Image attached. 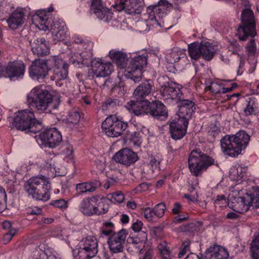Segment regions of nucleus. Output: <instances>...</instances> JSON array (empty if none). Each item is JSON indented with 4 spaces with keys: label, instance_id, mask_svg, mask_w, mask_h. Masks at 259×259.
I'll return each mask as SVG.
<instances>
[{
    "label": "nucleus",
    "instance_id": "obj_45",
    "mask_svg": "<svg viewBox=\"0 0 259 259\" xmlns=\"http://www.w3.org/2000/svg\"><path fill=\"white\" fill-rule=\"evenodd\" d=\"M30 259H48V256L43 250L36 248L32 252Z\"/></svg>",
    "mask_w": 259,
    "mask_h": 259
},
{
    "label": "nucleus",
    "instance_id": "obj_42",
    "mask_svg": "<svg viewBox=\"0 0 259 259\" xmlns=\"http://www.w3.org/2000/svg\"><path fill=\"white\" fill-rule=\"evenodd\" d=\"M158 248L162 259H172L173 256L166 242L159 244Z\"/></svg>",
    "mask_w": 259,
    "mask_h": 259
},
{
    "label": "nucleus",
    "instance_id": "obj_57",
    "mask_svg": "<svg viewBox=\"0 0 259 259\" xmlns=\"http://www.w3.org/2000/svg\"><path fill=\"white\" fill-rule=\"evenodd\" d=\"M142 225L143 223L141 221H137L133 224L132 229L135 232H139L142 229Z\"/></svg>",
    "mask_w": 259,
    "mask_h": 259
},
{
    "label": "nucleus",
    "instance_id": "obj_61",
    "mask_svg": "<svg viewBox=\"0 0 259 259\" xmlns=\"http://www.w3.org/2000/svg\"><path fill=\"white\" fill-rule=\"evenodd\" d=\"M184 197L188 199L189 201L194 202L196 200V198L198 197L197 194L195 192L194 194L189 195L185 194Z\"/></svg>",
    "mask_w": 259,
    "mask_h": 259
},
{
    "label": "nucleus",
    "instance_id": "obj_4",
    "mask_svg": "<svg viewBox=\"0 0 259 259\" xmlns=\"http://www.w3.org/2000/svg\"><path fill=\"white\" fill-rule=\"evenodd\" d=\"M249 140V136L244 131L234 135H226L220 141L222 151L229 156L237 157L246 147Z\"/></svg>",
    "mask_w": 259,
    "mask_h": 259
},
{
    "label": "nucleus",
    "instance_id": "obj_48",
    "mask_svg": "<svg viewBox=\"0 0 259 259\" xmlns=\"http://www.w3.org/2000/svg\"><path fill=\"white\" fill-rule=\"evenodd\" d=\"M251 39L248 42L246 46V50L248 54L250 55H255L256 52V46L253 37H250Z\"/></svg>",
    "mask_w": 259,
    "mask_h": 259
},
{
    "label": "nucleus",
    "instance_id": "obj_55",
    "mask_svg": "<svg viewBox=\"0 0 259 259\" xmlns=\"http://www.w3.org/2000/svg\"><path fill=\"white\" fill-rule=\"evenodd\" d=\"M105 226L107 229L102 230L101 231V234L105 236H108L111 233L112 231V228L113 227V225L111 223H106L105 224Z\"/></svg>",
    "mask_w": 259,
    "mask_h": 259
},
{
    "label": "nucleus",
    "instance_id": "obj_44",
    "mask_svg": "<svg viewBox=\"0 0 259 259\" xmlns=\"http://www.w3.org/2000/svg\"><path fill=\"white\" fill-rule=\"evenodd\" d=\"M153 209L154 214L158 218H161L164 214L166 206L164 203H160L156 205Z\"/></svg>",
    "mask_w": 259,
    "mask_h": 259
},
{
    "label": "nucleus",
    "instance_id": "obj_9",
    "mask_svg": "<svg viewBox=\"0 0 259 259\" xmlns=\"http://www.w3.org/2000/svg\"><path fill=\"white\" fill-rule=\"evenodd\" d=\"M78 246V250L73 251L74 259H91L95 257L98 251V241L94 236L83 238Z\"/></svg>",
    "mask_w": 259,
    "mask_h": 259
},
{
    "label": "nucleus",
    "instance_id": "obj_54",
    "mask_svg": "<svg viewBox=\"0 0 259 259\" xmlns=\"http://www.w3.org/2000/svg\"><path fill=\"white\" fill-rule=\"evenodd\" d=\"M41 212V209L37 206L31 207L27 209V213L31 215H39Z\"/></svg>",
    "mask_w": 259,
    "mask_h": 259
},
{
    "label": "nucleus",
    "instance_id": "obj_13",
    "mask_svg": "<svg viewBox=\"0 0 259 259\" xmlns=\"http://www.w3.org/2000/svg\"><path fill=\"white\" fill-rule=\"evenodd\" d=\"M48 61L53 62L54 66L53 68V74L51 75V79L55 81L56 84L61 85L59 81L67 78L68 74V65L62 59L58 57H52Z\"/></svg>",
    "mask_w": 259,
    "mask_h": 259
},
{
    "label": "nucleus",
    "instance_id": "obj_23",
    "mask_svg": "<svg viewBox=\"0 0 259 259\" xmlns=\"http://www.w3.org/2000/svg\"><path fill=\"white\" fill-rule=\"evenodd\" d=\"M195 109L194 102L189 100L181 99L179 101V110L177 118L188 121Z\"/></svg>",
    "mask_w": 259,
    "mask_h": 259
},
{
    "label": "nucleus",
    "instance_id": "obj_36",
    "mask_svg": "<svg viewBox=\"0 0 259 259\" xmlns=\"http://www.w3.org/2000/svg\"><path fill=\"white\" fill-rule=\"evenodd\" d=\"M109 200L104 197L99 196L98 202L95 203V215H101L106 213L109 209Z\"/></svg>",
    "mask_w": 259,
    "mask_h": 259
},
{
    "label": "nucleus",
    "instance_id": "obj_46",
    "mask_svg": "<svg viewBox=\"0 0 259 259\" xmlns=\"http://www.w3.org/2000/svg\"><path fill=\"white\" fill-rule=\"evenodd\" d=\"M161 161V158L159 156H152L151 157L149 164L152 168L153 171L159 170L160 169L159 165Z\"/></svg>",
    "mask_w": 259,
    "mask_h": 259
},
{
    "label": "nucleus",
    "instance_id": "obj_12",
    "mask_svg": "<svg viewBox=\"0 0 259 259\" xmlns=\"http://www.w3.org/2000/svg\"><path fill=\"white\" fill-rule=\"evenodd\" d=\"M170 6L171 4L166 0H160L158 5L149 6L147 11L150 16L146 21L147 24L161 27L160 19L165 15L166 9Z\"/></svg>",
    "mask_w": 259,
    "mask_h": 259
},
{
    "label": "nucleus",
    "instance_id": "obj_51",
    "mask_svg": "<svg viewBox=\"0 0 259 259\" xmlns=\"http://www.w3.org/2000/svg\"><path fill=\"white\" fill-rule=\"evenodd\" d=\"M190 242L189 240H186L183 243L182 249L178 254L179 258L183 257L188 251H189Z\"/></svg>",
    "mask_w": 259,
    "mask_h": 259
},
{
    "label": "nucleus",
    "instance_id": "obj_58",
    "mask_svg": "<svg viewBox=\"0 0 259 259\" xmlns=\"http://www.w3.org/2000/svg\"><path fill=\"white\" fill-rule=\"evenodd\" d=\"M188 215H178L174 218L173 222L175 223H179L185 220L188 218Z\"/></svg>",
    "mask_w": 259,
    "mask_h": 259
},
{
    "label": "nucleus",
    "instance_id": "obj_29",
    "mask_svg": "<svg viewBox=\"0 0 259 259\" xmlns=\"http://www.w3.org/2000/svg\"><path fill=\"white\" fill-rule=\"evenodd\" d=\"M100 186V182L97 180L77 184L76 185V195H79L88 192H93Z\"/></svg>",
    "mask_w": 259,
    "mask_h": 259
},
{
    "label": "nucleus",
    "instance_id": "obj_16",
    "mask_svg": "<svg viewBox=\"0 0 259 259\" xmlns=\"http://www.w3.org/2000/svg\"><path fill=\"white\" fill-rule=\"evenodd\" d=\"M49 70L48 63L47 61L40 59L35 60L29 68V74L31 78L39 80L47 76Z\"/></svg>",
    "mask_w": 259,
    "mask_h": 259
},
{
    "label": "nucleus",
    "instance_id": "obj_32",
    "mask_svg": "<svg viewBox=\"0 0 259 259\" xmlns=\"http://www.w3.org/2000/svg\"><path fill=\"white\" fill-rule=\"evenodd\" d=\"M202 58L209 61L212 59L216 52L215 47L207 41L200 42Z\"/></svg>",
    "mask_w": 259,
    "mask_h": 259
},
{
    "label": "nucleus",
    "instance_id": "obj_26",
    "mask_svg": "<svg viewBox=\"0 0 259 259\" xmlns=\"http://www.w3.org/2000/svg\"><path fill=\"white\" fill-rule=\"evenodd\" d=\"M153 83L151 80H147L141 83L133 93L134 97L137 100H143L149 96L152 90Z\"/></svg>",
    "mask_w": 259,
    "mask_h": 259
},
{
    "label": "nucleus",
    "instance_id": "obj_37",
    "mask_svg": "<svg viewBox=\"0 0 259 259\" xmlns=\"http://www.w3.org/2000/svg\"><path fill=\"white\" fill-rule=\"evenodd\" d=\"M189 54L191 59L197 60L202 57L201 44L194 42L188 46Z\"/></svg>",
    "mask_w": 259,
    "mask_h": 259
},
{
    "label": "nucleus",
    "instance_id": "obj_64",
    "mask_svg": "<svg viewBox=\"0 0 259 259\" xmlns=\"http://www.w3.org/2000/svg\"><path fill=\"white\" fill-rule=\"evenodd\" d=\"M54 222V219L51 218H43L41 219L40 223L50 224Z\"/></svg>",
    "mask_w": 259,
    "mask_h": 259
},
{
    "label": "nucleus",
    "instance_id": "obj_34",
    "mask_svg": "<svg viewBox=\"0 0 259 259\" xmlns=\"http://www.w3.org/2000/svg\"><path fill=\"white\" fill-rule=\"evenodd\" d=\"M80 116L78 112L72 111L69 112L68 117L63 123L68 128L71 129L76 128L80 121Z\"/></svg>",
    "mask_w": 259,
    "mask_h": 259
},
{
    "label": "nucleus",
    "instance_id": "obj_60",
    "mask_svg": "<svg viewBox=\"0 0 259 259\" xmlns=\"http://www.w3.org/2000/svg\"><path fill=\"white\" fill-rule=\"evenodd\" d=\"M244 59L242 57H240L239 68L237 71V75H240L242 74L243 71L242 69V68L244 66Z\"/></svg>",
    "mask_w": 259,
    "mask_h": 259
},
{
    "label": "nucleus",
    "instance_id": "obj_50",
    "mask_svg": "<svg viewBox=\"0 0 259 259\" xmlns=\"http://www.w3.org/2000/svg\"><path fill=\"white\" fill-rule=\"evenodd\" d=\"M206 88L212 93L218 94L221 92V85L216 82H210L209 83V84L207 85Z\"/></svg>",
    "mask_w": 259,
    "mask_h": 259
},
{
    "label": "nucleus",
    "instance_id": "obj_38",
    "mask_svg": "<svg viewBox=\"0 0 259 259\" xmlns=\"http://www.w3.org/2000/svg\"><path fill=\"white\" fill-rule=\"evenodd\" d=\"M126 138L129 140L130 145L135 150L140 148L142 144V139L139 133L135 132L127 133Z\"/></svg>",
    "mask_w": 259,
    "mask_h": 259
},
{
    "label": "nucleus",
    "instance_id": "obj_31",
    "mask_svg": "<svg viewBox=\"0 0 259 259\" xmlns=\"http://www.w3.org/2000/svg\"><path fill=\"white\" fill-rule=\"evenodd\" d=\"M209 253L207 254L209 259H228L229 253L223 247L214 246L209 249Z\"/></svg>",
    "mask_w": 259,
    "mask_h": 259
},
{
    "label": "nucleus",
    "instance_id": "obj_63",
    "mask_svg": "<svg viewBox=\"0 0 259 259\" xmlns=\"http://www.w3.org/2000/svg\"><path fill=\"white\" fill-rule=\"evenodd\" d=\"M153 255V251L151 249H148L144 254L142 259H151Z\"/></svg>",
    "mask_w": 259,
    "mask_h": 259
},
{
    "label": "nucleus",
    "instance_id": "obj_56",
    "mask_svg": "<svg viewBox=\"0 0 259 259\" xmlns=\"http://www.w3.org/2000/svg\"><path fill=\"white\" fill-rule=\"evenodd\" d=\"M240 49L241 47L236 41H234L230 44V50H231L233 53L238 54Z\"/></svg>",
    "mask_w": 259,
    "mask_h": 259
},
{
    "label": "nucleus",
    "instance_id": "obj_20",
    "mask_svg": "<svg viewBox=\"0 0 259 259\" xmlns=\"http://www.w3.org/2000/svg\"><path fill=\"white\" fill-rule=\"evenodd\" d=\"M115 8L118 11L124 10L125 12L131 15L140 14L142 9L136 0H117Z\"/></svg>",
    "mask_w": 259,
    "mask_h": 259
},
{
    "label": "nucleus",
    "instance_id": "obj_8",
    "mask_svg": "<svg viewBox=\"0 0 259 259\" xmlns=\"http://www.w3.org/2000/svg\"><path fill=\"white\" fill-rule=\"evenodd\" d=\"M242 25L237 29L236 35L239 40H246L249 37H254L256 34L255 20L252 11L247 8L241 13Z\"/></svg>",
    "mask_w": 259,
    "mask_h": 259
},
{
    "label": "nucleus",
    "instance_id": "obj_35",
    "mask_svg": "<svg viewBox=\"0 0 259 259\" xmlns=\"http://www.w3.org/2000/svg\"><path fill=\"white\" fill-rule=\"evenodd\" d=\"M249 206H251V204L245 195L243 197L238 198L236 203L233 205V210L238 213H242L248 210Z\"/></svg>",
    "mask_w": 259,
    "mask_h": 259
},
{
    "label": "nucleus",
    "instance_id": "obj_47",
    "mask_svg": "<svg viewBox=\"0 0 259 259\" xmlns=\"http://www.w3.org/2000/svg\"><path fill=\"white\" fill-rule=\"evenodd\" d=\"M50 204L60 209L68 207V201L63 199L52 200Z\"/></svg>",
    "mask_w": 259,
    "mask_h": 259
},
{
    "label": "nucleus",
    "instance_id": "obj_53",
    "mask_svg": "<svg viewBox=\"0 0 259 259\" xmlns=\"http://www.w3.org/2000/svg\"><path fill=\"white\" fill-rule=\"evenodd\" d=\"M16 231L15 230H11L5 234L3 236V242L4 244L8 243L13 238Z\"/></svg>",
    "mask_w": 259,
    "mask_h": 259
},
{
    "label": "nucleus",
    "instance_id": "obj_39",
    "mask_svg": "<svg viewBox=\"0 0 259 259\" xmlns=\"http://www.w3.org/2000/svg\"><path fill=\"white\" fill-rule=\"evenodd\" d=\"M252 259H259V232L254 236L250 243Z\"/></svg>",
    "mask_w": 259,
    "mask_h": 259
},
{
    "label": "nucleus",
    "instance_id": "obj_17",
    "mask_svg": "<svg viewBox=\"0 0 259 259\" xmlns=\"http://www.w3.org/2000/svg\"><path fill=\"white\" fill-rule=\"evenodd\" d=\"M40 140L50 148H55L61 142V133L55 127L50 128L42 132L39 135Z\"/></svg>",
    "mask_w": 259,
    "mask_h": 259
},
{
    "label": "nucleus",
    "instance_id": "obj_5",
    "mask_svg": "<svg viewBox=\"0 0 259 259\" xmlns=\"http://www.w3.org/2000/svg\"><path fill=\"white\" fill-rule=\"evenodd\" d=\"M70 61L78 67L88 66L91 64L92 72L97 77H106L109 75L113 70V65L111 63L99 58L91 61L88 58H83L81 55H74L70 58Z\"/></svg>",
    "mask_w": 259,
    "mask_h": 259
},
{
    "label": "nucleus",
    "instance_id": "obj_30",
    "mask_svg": "<svg viewBox=\"0 0 259 259\" xmlns=\"http://www.w3.org/2000/svg\"><path fill=\"white\" fill-rule=\"evenodd\" d=\"M110 57L115 62L118 67L126 68L127 64V57L125 53L121 51L111 50L109 52Z\"/></svg>",
    "mask_w": 259,
    "mask_h": 259
},
{
    "label": "nucleus",
    "instance_id": "obj_43",
    "mask_svg": "<svg viewBox=\"0 0 259 259\" xmlns=\"http://www.w3.org/2000/svg\"><path fill=\"white\" fill-rule=\"evenodd\" d=\"M107 199L112 202L121 203L124 199V196L121 191H116L107 195Z\"/></svg>",
    "mask_w": 259,
    "mask_h": 259
},
{
    "label": "nucleus",
    "instance_id": "obj_7",
    "mask_svg": "<svg viewBox=\"0 0 259 259\" xmlns=\"http://www.w3.org/2000/svg\"><path fill=\"white\" fill-rule=\"evenodd\" d=\"M214 163L213 158L197 150H193L188 158L190 171L196 177L200 176L203 171Z\"/></svg>",
    "mask_w": 259,
    "mask_h": 259
},
{
    "label": "nucleus",
    "instance_id": "obj_28",
    "mask_svg": "<svg viewBox=\"0 0 259 259\" xmlns=\"http://www.w3.org/2000/svg\"><path fill=\"white\" fill-rule=\"evenodd\" d=\"M31 50L38 56L47 55L49 53V48L44 38H37L30 41Z\"/></svg>",
    "mask_w": 259,
    "mask_h": 259
},
{
    "label": "nucleus",
    "instance_id": "obj_18",
    "mask_svg": "<svg viewBox=\"0 0 259 259\" xmlns=\"http://www.w3.org/2000/svg\"><path fill=\"white\" fill-rule=\"evenodd\" d=\"M91 11L97 18L105 22L108 23L113 20V13L102 5L101 0H93Z\"/></svg>",
    "mask_w": 259,
    "mask_h": 259
},
{
    "label": "nucleus",
    "instance_id": "obj_40",
    "mask_svg": "<svg viewBox=\"0 0 259 259\" xmlns=\"http://www.w3.org/2000/svg\"><path fill=\"white\" fill-rule=\"evenodd\" d=\"M247 199L251 205L256 208H259V187L256 186L253 188V192L251 194H246Z\"/></svg>",
    "mask_w": 259,
    "mask_h": 259
},
{
    "label": "nucleus",
    "instance_id": "obj_22",
    "mask_svg": "<svg viewBox=\"0 0 259 259\" xmlns=\"http://www.w3.org/2000/svg\"><path fill=\"white\" fill-rule=\"evenodd\" d=\"M98 199L97 195L83 198L79 204L78 210L85 216L95 215V203L98 202Z\"/></svg>",
    "mask_w": 259,
    "mask_h": 259
},
{
    "label": "nucleus",
    "instance_id": "obj_41",
    "mask_svg": "<svg viewBox=\"0 0 259 259\" xmlns=\"http://www.w3.org/2000/svg\"><path fill=\"white\" fill-rule=\"evenodd\" d=\"M167 59L170 63H174L178 62L181 59L183 60L186 59V54L182 51H176L172 50L168 55L167 56Z\"/></svg>",
    "mask_w": 259,
    "mask_h": 259
},
{
    "label": "nucleus",
    "instance_id": "obj_25",
    "mask_svg": "<svg viewBox=\"0 0 259 259\" xmlns=\"http://www.w3.org/2000/svg\"><path fill=\"white\" fill-rule=\"evenodd\" d=\"M149 113L155 118L162 120L167 116L166 107L160 101L149 102Z\"/></svg>",
    "mask_w": 259,
    "mask_h": 259
},
{
    "label": "nucleus",
    "instance_id": "obj_14",
    "mask_svg": "<svg viewBox=\"0 0 259 259\" xmlns=\"http://www.w3.org/2000/svg\"><path fill=\"white\" fill-rule=\"evenodd\" d=\"M160 92L164 100L170 103L172 101H179L181 99L182 92L175 82L166 81L161 85Z\"/></svg>",
    "mask_w": 259,
    "mask_h": 259
},
{
    "label": "nucleus",
    "instance_id": "obj_62",
    "mask_svg": "<svg viewBox=\"0 0 259 259\" xmlns=\"http://www.w3.org/2000/svg\"><path fill=\"white\" fill-rule=\"evenodd\" d=\"M44 166L47 168H49L51 170H52V169H55V164L54 163V161H53L52 159L47 161Z\"/></svg>",
    "mask_w": 259,
    "mask_h": 259
},
{
    "label": "nucleus",
    "instance_id": "obj_27",
    "mask_svg": "<svg viewBox=\"0 0 259 259\" xmlns=\"http://www.w3.org/2000/svg\"><path fill=\"white\" fill-rule=\"evenodd\" d=\"M9 27L15 30L22 26L24 22V12L22 9H17L7 20Z\"/></svg>",
    "mask_w": 259,
    "mask_h": 259
},
{
    "label": "nucleus",
    "instance_id": "obj_24",
    "mask_svg": "<svg viewBox=\"0 0 259 259\" xmlns=\"http://www.w3.org/2000/svg\"><path fill=\"white\" fill-rule=\"evenodd\" d=\"M149 101L148 100H137L128 102L126 108L136 116H142L149 113Z\"/></svg>",
    "mask_w": 259,
    "mask_h": 259
},
{
    "label": "nucleus",
    "instance_id": "obj_52",
    "mask_svg": "<svg viewBox=\"0 0 259 259\" xmlns=\"http://www.w3.org/2000/svg\"><path fill=\"white\" fill-rule=\"evenodd\" d=\"M142 214L147 220H152L154 214L153 209L149 207H146L142 209Z\"/></svg>",
    "mask_w": 259,
    "mask_h": 259
},
{
    "label": "nucleus",
    "instance_id": "obj_1",
    "mask_svg": "<svg viewBox=\"0 0 259 259\" xmlns=\"http://www.w3.org/2000/svg\"><path fill=\"white\" fill-rule=\"evenodd\" d=\"M27 102L29 106L37 111L51 113L58 108L60 101L58 97H53L48 91L36 87L27 95Z\"/></svg>",
    "mask_w": 259,
    "mask_h": 259
},
{
    "label": "nucleus",
    "instance_id": "obj_33",
    "mask_svg": "<svg viewBox=\"0 0 259 259\" xmlns=\"http://www.w3.org/2000/svg\"><path fill=\"white\" fill-rule=\"evenodd\" d=\"M246 102V107L244 110L246 115H255L259 112L258 103L254 97H249Z\"/></svg>",
    "mask_w": 259,
    "mask_h": 259
},
{
    "label": "nucleus",
    "instance_id": "obj_21",
    "mask_svg": "<svg viewBox=\"0 0 259 259\" xmlns=\"http://www.w3.org/2000/svg\"><path fill=\"white\" fill-rule=\"evenodd\" d=\"M114 160L126 166L135 163L138 159L136 153L128 149H124L117 152L113 156Z\"/></svg>",
    "mask_w": 259,
    "mask_h": 259
},
{
    "label": "nucleus",
    "instance_id": "obj_11",
    "mask_svg": "<svg viewBox=\"0 0 259 259\" xmlns=\"http://www.w3.org/2000/svg\"><path fill=\"white\" fill-rule=\"evenodd\" d=\"M127 123L119 120L115 115H111L103 122L102 128L108 137H117L127 128Z\"/></svg>",
    "mask_w": 259,
    "mask_h": 259
},
{
    "label": "nucleus",
    "instance_id": "obj_59",
    "mask_svg": "<svg viewBox=\"0 0 259 259\" xmlns=\"http://www.w3.org/2000/svg\"><path fill=\"white\" fill-rule=\"evenodd\" d=\"M182 209V205L178 202L175 203L172 209V212L174 214H178Z\"/></svg>",
    "mask_w": 259,
    "mask_h": 259
},
{
    "label": "nucleus",
    "instance_id": "obj_15",
    "mask_svg": "<svg viewBox=\"0 0 259 259\" xmlns=\"http://www.w3.org/2000/svg\"><path fill=\"white\" fill-rule=\"evenodd\" d=\"M25 67L21 61L10 62L5 67L0 65V76H5L12 79L21 78L24 75Z\"/></svg>",
    "mask_w": 259,
    "mask_h": 259
},
{
    "label": "nucleus",
    "instance_id": "obj_19",
    "mask_svg": "<svg viewBox=\"0 0 259 259\" xmlns=\"http://www.w3.org/2000/svg\"><path fill=\"white\" fill-rule=\"evenodd\" d=\"M188 121L185 119H173L169 124L171 137L176 140H180L186 135Z\"/></svg>",
    "mask_w": 259,
    "mask_h": 259
},
{
    "label": "nucleus",
    "instance_id": "obj_2",
    "mask_svg": "<svg viewBox=\"0 0 259 259\" xmlns=\"http://www.w3.org/2000/svg\"><path fill=\"white\" fill-rule=\"evenodd\" d=\"M45 11H38L32 16V24L40 30L46 31L51 29L52 31L53 38L56 43L57 41L64 40L68 36L67 27L65 22L60 19L53 21L47 18Z\"/></svg>",
    "mask_w": 259,
    "mask_h": 259
},
{
    "label": "nucleus",
    "instance_id": "obj_3",
    "mask_svg": "<svg viewBox=\"0 0 259 259\" xmlns=\"http://www.w3.org/2000/svg\"><path fill=\"white\" fill-rule=\"evenodd\" d=\"M24 189L28 196L36 200L46 202L51 198V183L49 178L44 176L30 178L25 182Z\"/></svg>",
    "mask_w": 259,
    "mask_h": 259
},
{
    "label": "nucleus",
    "instance_id": "obj_49",
    "mask_svg": "<svg viewBox=\"0 0 259 259\" xmlns=\"http://www.w3.org/2000/svg\"><path fill=\"white\" fill-rule=\"evenodd\" d=\"M195 224L192 223L187 225H184L180 227V231L185 232L193 233L196 230Z\"/></svg>",
    "mask_w": 259,
    "mask_h": 259
},
{
    "label": "nucleus",
    "instance_id": "obj_10",
    "mask_svg": "<svg viewBox=\"0 0 259 259\" xmlns=\"http://www.w3.org/2000/svg\"><path fill=\"white\" fill-rule=\"evenodd\" d=\"M147 65V58L144 56L134 57L125 69V75L135 83L139 82L142 77V70Z\"/></svg>",
    "mask_w": 259,
    "mask_h": 259
},
{
    "label": "nucleus",
    "instance_id": "obj_6",
    "mask_svg": "<svg viewBox=\"0 0 259 259\" xmlns=\"http://www.w3.org/2000/svg\"><path fill=\"white\" fill-rule=\"evenodd\" d=\"M13 127L26 133L36 134L40 131L41 125L35 118L33 112L25 109L16 113L12 123V128Z\"/></svg>",
    "mask_w": 259,
    "mask_h": 259
}]
</instances>
